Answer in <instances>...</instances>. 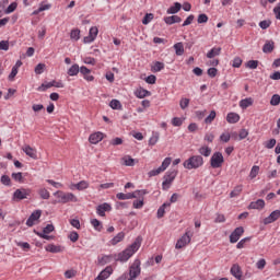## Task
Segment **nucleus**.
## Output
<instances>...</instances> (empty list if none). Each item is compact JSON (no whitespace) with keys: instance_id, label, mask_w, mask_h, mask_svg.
Returning a JSON list of instances; mask_svg holds the SVG:
<instances>
[{"instance_id":"obj_1","label":"nucleus","mask_w":280,"mask_h":280,"mask_svg":"<svg viewBox=\"0 0 280 280\" xmlns=\"http://www.w3.org/2000/svg\"><path fill=\"white\" fill-rule=\"evenodd\" d=\"M141 242H142V238L138 236L135 240V242L131 245H129L125 250L115 255V261H120V264H126V261H128V259H130V257H132V255H135V253H137V250L141 248Z\"/></svg>"},{"instance_id":"obj_2","label":"nucleus","mask_w":280,"mask_h":280,"mask_svg":"<svg viewBox=\"0 0 280 280\" xmlns=\"http://www.w3.org/2000/svg\"><path fill=\"white\" fill-rule=\"evenodd\" d=\"M183 165L185 170H198L205 165V159L201 155H191Z\"/></svg>"},{"instance_id":"obj_3","label":"nucleus","mask_w":280,"mask_h":280,"mask_svg":"<svg viewBox=\"0 0 280 280\" xmlns=\"http://www.w3.org/2000/svg\"><path fill=\"white\" fill-rule=\"evenodd\" d=\"M176 176H178V171L177 170H170L165 173L163 176V182H162V189L163 191H167L170 187H172V184L174 180H176Z\"/></svg>"},{"instance_id":"obj_4","label":"nucleus","mask_w":280,"mask_h":280,"mask_svg":"<svg viewBox=\"0 0 280 280\" xmlns=\"http://www.w3.org/2000/svg\"><path fill=\"white\" fill-rule=\"evenodd\" d=\"M56 198H58V202L61 205H67V202H78V197L72 192H65L62 190H58L54 194Z\"/></svg>"},{"instance_id":"obj_5","label":"nucleus","mask_w":280,"mask_h":280,"mask_svg":"<svg viewBox=\"0 0 280 280\" xmlns=\"http://www.w3.org/2000/svg\"><path fill=\"white\" fill-rule=\"evenodd\" d=\"M141 275V260L135 259L129 267V278L128 280H137V277Z\"/></svg>"},{"instance_id":"obj_6","label":"nucleus","mask_w":280,"mask_h":280,"mask_svg":"<svg viewBox=\"0 0 280 280\" xmlns=\"http://www.w3.org/2000/svg\"><path fill=\"white\" fill-rule=\"evenodd\" d=\"M210 165L213 170H218L224 165V155L222 152H214L210 158Z\"/></svg>"},{"instance_id":"obj_7","label":"nucleus","mask_w":280,"mask_h":280,"mask_svg":"<svg viewBox=\"0 0 280 280\" xmlns=\"http://www.w3.org/2000/svg\"><path fill=\"white\" fill-rule=\"evenodd\" d=\"M170 165H172V158H165L161 166L148 173L150 178H152L153 176H159V174H162V172H165V170H167Z\"/></svg>"},{"instance_id":"obj_8","label":"nucleus","mask_w":280,"mask_h":280,"mask_svg":"<svg viewBox=\"0 0 280 280\" xmlns=\"http://www.w3.org/2000/svg\"><path fill=\"white\" fill-rule=\"evenodd\" d=\"M191 237H194V233L191 231H186L185 234L177 241L175 248L180 250V248H185L187 244L191 243Z\"/></svg>"},{"instance_id":"obj_9","label":"nucleus","mask_w":280,"mask_h":280,"mask_svg":"<svg viewBox=\"0 0 280 280\" xmlns=\"http://www.w3.org/2000/svg\"><path fill=\"white\" fill-rule=\"evenodd\" d=\"M97 34H100L97 26H92L89 31V35L83 38V43L85 45L93 43L95 38H97Z\"/></svg>"},{"instance_id":"obj_10","label":"nucleus","mask_w":280,"mask_h":280,"mask_svg":"<svg viewBox=\"0 0 280 280\" xmlns=\"http://www.w3.org/2000/svg\"><path fill=\"white\" fill-rule=\"evenodd\" d=\"M31 194L30 189L19 188L13 192V200H25Z\"/></svg>"},{"instance_id":"obj_11","label":"nucleus","mask_w":280,"mask_h":280,"mask_svg":"<svg viewBox=\"0 0 280 280\" xmlns=\"http://www.w3.org/2000/svg\"><path fill=\"white\" fill-rule=\"evenodd\" d=\"M40 215H43V211L35 210L32 212V214L26 220V226H34L40 220Z\"/></svg>"},{"instance_id":"obj_12","label":"nucleus","mask_w":280,"mask_h":280,"mask_svg":"<svg viewBox=\"0 0 280 280\" xmlns=\"http://www.w3.org/2000/svg\"><path fill=\"white\" fill-rule=\"evenodd\" d=\"M244 235V229L242 226L236 228L230 235L231 244H236L240 242V237Z\"/></svg>"},{"instance_id":"obj_13","label":"nucleus","mask_w":280,"mask_h":280,"mask_svg":"<svg viewBox=\"0 0 280 280\" xmlns=\"http://www.w3.org/2000/svg\"><path fill=\"white\" fill-rule=\"evenodd\" d=\"M22 150L26 154V156L34 159V161L38 159V152L36 151V149L32 148L30 144H25L24 147H22Z\"/></svg>"},{"instance_id":"obj_14","label":"nucleus","mask_w":280,"mask_h":280,"mask_svg":"<svg viewBox=\"0 0 280 280\" xmlns=\"http://www.w3.org/2000/svg\"><path fill=\"white\" fill-rule=\"evenodd\" d=\"M112 209H113V207H110L109 203L105 202V203L97 206L96 213L101 218H104V217H106V211H112Z\"/></svg>"},{"instance_id":"obj_15","label":"nucleus","mask_w":280,"mask_h":280,"mask_svg":"<svg viewBox=\"0 0 280 280\" xmlns=\"http://www.w3.org/2000/svg\"><path fill=\"white\" fill-rule=\"evenodd\" d=\"M280 218V210L272 211L267 218L264 219V224H272Z\"/></svg>"},{"instance_id":"obj_16","label":"nucleus","mask_w":280,"mask_h":280,"mask_svg":"<svg viewBox=\"0 0 280 280\" xmlns=\"http://www.w3.org/2000/svg\"><path fill=\"white\" fill-rule=\"evenodd\" d=\"M231 275L237 280H244L242 267L240 265H233L230 270Z\"/></svg>"},{"instance_id":"obj_17","label":"nucleus","mask_w":280,"mask_h":280,"mask_svg":"<svg viewBox=\"0 0 280 280\" xmlns=\"http://www.w3.org/2000/svg\"><path fill=\"white\" fill-rule=\"evenodd\" d=\"M103 139H104V135L102 133V131H96L94 133H91L89 137V141L93 145H96V143H100V141H102Z\"/></svg>"},{"instance_id":"obj_18","label":"nucleus","mask_w":280,"mask_h":280,"mask_svg":"<svg viewBox=\"0 0 280 280\" xmlns=\"http://www.w3.org/2000/svg\"><path fill=\"white\" fill-rule=\"evenodd\" d=\"M113 275V267L107 266L104 270L100 272V275L95 278V280H106L108 277Z\"/></svg>"},{"instance_id":"obj_19","label":"nucleus","mask_w":280,"mask_h":280,"mask_svg":"<svg viewBox=\"0 0 280 280\" xmlns=\"http://www.w3.org/2000/svg\"><path fill=\"white\" fill-rule=\"evenodd\" d=\"M23 66V62L21 60H18L15 65L12 67L11 73L9 74V80L12 82L14 78H16L19 73V69Z\"/></svg>"},{"instance_id":"obj_20","label":"nucleus","mask_w":280,"mask_h":280,"mask_svg":"<svg viewBox=\"0 0 280 280\" xmlns=\"http://www.w3.org/2000/svg\"><path fill=\"white\" fill-rule=\"evenodd\" d=\"M253 97H246L240 101L238 105L243 110H246L249 106H253L254 104Z\"/></svg>"},{"instance_id":"obj_21","label":"nucleus","mask_w":280,"mask_h":280,"mask_svg":"<svg viewBox=\"0 0 280 280\" xmlns=\"http://www.w3.org/2000/svg\"><path fill=\"white\" fill-rule=\"evenodd\" d=\"M180 21H183V19H180V16L178 15H171L164 18V23H166V25H174V23H180Z\"/></svg>"},{"instance_id":"obj_22","label":"nucleus","mask_w":280,"mask_h":280,"mask_svg":"<svg viewBox=\"0 0 280 280\" xmlns=\"http://www.w3.org/2000/svg\"><path fill=\"white\" fill-rule=\"evenodd\" d=\"M135 95L139 100H143V97H150V95H152V93L145 89L140 88L135 92Z\"/></svg>"},{"instance_id":"obj_23","label":"nucleus","mask_w":280,"mask_h":280,"mask_svg":"<svg viewBox=\"0 0 280 280\" xmlns=\"http://www.w3.org/2000/svg\"><path fill=\"white\" fill-rule=\"evenodd\" d=\"M45 250H47V253H62L65 248L60 245L49 244L45 247Z\"/></svg>"},{"instance_id":"obj_24","label":"nucleus","mask_w":280,"mask_h":280,"mask_svg":"<svg viewBox=\"0 0 280 280\" xmlns=\"http://www.w3.org/2000/svg\"><path fill=\"white\" fill-rule=\"evenodd\" d=\"M211 148L207 144H203L201 145L199 149H198V153L201 155V156H206V158H209L211 156Z\"/></svg>"},{"instance_id":"obj_25","label":"nucleus","mask_w":280,"mask_h":280,"mask_svg":"<svg viewBox=\"0 0 280 280\" xmlns=\"http://www.w3.org/2000/svg\"><path fill=\"white\" fill-rule=\"evenodd\" d=\"M110 261H113V255H104L97 258L98 266H106V264H110Z\"/></svg>"},{"instance_id":"obj_26","label":"nucleus","mask_w":280,"mask_h":280,"mask_svg":"<svg viewBox=\"0 0 280 280\" xmlns=\"http://www.w3.org/2000/svg\"><path fill=\"white\" fill-rule=\"evenodd\" d=\"M264 54H272L275 51V42L273 40H267L265 45L262 46Z\"/></svg>"},{"instance_id":"obj_27","label":"nucleus","mask_w":280,"mask_h":280,"mask_svg":"<svg viewBox=\"0 0 280 280\" xmlns=\"http://www.w3.org/2000/svg\"><path fill=\"white\" fill-rule=\"evenodd\" d=\"M266 207V201L264 199H258L249 203V209H264Z\"/></svg>"},{"instance_id":"obj_28","label":"nucleus","mask_w":280,"mask_h":280,"mask_svg":"<svg viewBox=\"0 0 280 280\" xmlns=\"http://www.w3.org/2000/svg\"><path fill=\"white\" fill-rule=\"evenodd\" d=\"M180 8H183V4L175 2L174 5L167 9L166 14H178V12H180Z\"/></svg>"},{"instance_id":"obj_29","label":"nucleus","mask_w":280,"mask_h":280,"mask_svg":"<svg viewBox=\"0 0 280 280\" xmlns=\"http://www.w3.org/2000/svg\"><path fill=\"white\" fill-rule=\"evenodd\" d=\"M124 237H126V234L124 232H119L116 236H114L109 241V244H112V246H117V244H119V242H122Z\"/></svg>"},{"instance_id":"obj_30","label":"nucleus","mask_w":280,"mask_h":280,"mask_svg":"<svg viewBox=\"0 0 280 280\" xmlns=\"http://www.w3.org/2000/svg\"><path fill=\"white\" fill-rule=\"evenodd\" d=\"M122 165H126V167H135V163L137 160L132 159L130 155H126L121 159Z\"/></svg>"},{"instance_id":"obj_31","label":"nucleus","mask_w":280,"mask_h":280,"mask_svg":"<svg viewBox=\"0 0 280 280\" xmlns=\"http://www.w3.org/2000/svg\"><path fill=\"white\" fill-rule=\"evenodd\" d=\"M228 124H237L240 121V114L229 113L226 116Z\"/></svg>"},{"instance_id":"obj_32","label":"nucleus","mask_w":280,"mask_h":280,"mask_svg":"<svg viewBox=\"0 0 280 280\" xmlns=\"http://www.w3.org/2000/svg\"><path fill=\"white\" fill-rule=\"evenodd\" d=\"M163 69H165V63L161 61H155L151 67V71H153V73H159V71H163Z\"/></svg>"},{"instance_id":"obj_33","label":"nucleus","mask_w":280,"mask_h":280,"mask_svg":"<svg viewBox=\"0 0 280 280\" xmlns=\"http://www.w3.org/2000/svg\"><path fill=\"white\" fill-rule=\"evenodd\" d=\"M79 73H80V66L78 63L72 65L68 69V75H70V77L78 75Z\"/></svg>"},{"instance_id":"obj_34","label":"nucleus","mask_w":280,"mask_h":280,"mask_svg":"<svg viewBox=\"0 0 280 280\" xmlns=\"http://www.w3.org/2000/svg\"><path fill=\"white\" fill-rule=\"evenodd\" d=\"M173 47L175 49L176 56H183V54H185V46L183 43H176Z\"/></svg>"},{"instance_id":"obj_35","label":"nucleus","mask_w":280,"mask_h":280,"mask_svg":"<svg viewBox=\"0 0 280 280\" xmlns=\"http://www.w3.org/2000/svg\"><path fill=\"white\" fill-rule=\"evenodd\" d=\"M243 189H244L243 185L235 186L234 189L230 192V198H237V196L242 194Z\"/></svg>"},{"instance_id":"obj_36","label":"nucleus","mask_w":280,"mask_h":280,"mask_svg":"<svg viewBox=\"0 0 280 280\" xmlns=\"http://www.w3.org/2000/svg\"><path fill=\"white\" fill-rule=\"evenodd\" d=\"M73 187L79 191H84V189H89V182L81 180L78 184H74Z\"/></svg>"},{"instance_id":"obj_37","label":"nucleus","mask_w":280,"mask_h":280,"mask_svg":"<svg viewBox=\"0 0 280 280\" xmlns=\"http://www.w3.org/2000/svg\"><path fill=\"white\" fill-rule=\"evenodd\" d=\"M222 51V48L220 47H213L210 51L207 52V58H215V56H220V52Z\"/></svg>"},{"instance_id":"obj_38","label":"nucleus","mask_w":280,"mask_h":280,"mask_svg":"<svg viewBox=\"0 0 280 280\" xmlns=\"http://www.w3.org/2000/svg\"><path fill=\"white\" fill-rule=\"evenodd\" d=\"M91 225L93 226L94 231L101 232L102 229H104V225L97 219H92L91 220Z\"/></svg>"},{"instance_id":"obj_39","label":"nucleus","mask_w":280,"mask_h":280,"mask_svg":"<svg viewBox=\"0 0 280 280\" xmlns=\"http://www.w3.org/2000/svg\"><path fill=\"white\" fill-rule=\"evenodd\" d=\"M147 194H149L148 190L141 189V190H135L133 192H131V196H133L132 198L143 199V196H147Z\"/></svg>"},{"instance_id":"obj_40","label":"nucleus","mask_w":280,"mask_h":280,"mask_svg":"<svg viewBox=\"0 0 280 280\" xmlns=\"http://www.w3.org/2000/svg\"><path fill=\"white\" fill-rule=\"evenodd\" d=\"M132 192L124 194V192H118L116 195V198L118 200H132Z\"/></svg>"},{"instance_id":"obj_41","label":"nucleus","mask_w":280,"mask_h":280,"mask_svg":"<svg viewBox=\"0 0 280 280\" xmlns=\"http://www.w3.org/2000/svg\"><path fill=\"white\" fill-rule=\"evenodd\" d=\"M160 135L159 132H153L151 138L149 139V145H156L159 143Z\"/></svg>"},{"instance_id":"obj_42","label":"nucleus","mask_w":280,"mask_h":280,"mask_svg":"<svg viewBox=\"0 0 280 280\" xmlns=\"http://www.w3.org/2000/svg\"><path fill=\"white\" fill-rule=\"evenodd\" d=\"M109 106L113 108V110H121V102L118 100H112Z\"/></svg>"},{"instance_id":"obj_43","label":"nucleus","mask_w":280,"mask_h":280,"mask_svg":"<svg viewBox=\"0 0 280 280\" xmlns=\"http://www.w3.org/2000/svg\"><path fill=\"white\" fill-rule=\"evenodd\" d=\"M16 8H19V3L18 2H12L5 10H4V14H12V12H14L16 10Z\"/></svg>"},{"instance_id":"obj_44","label":"nucleus","mask_w":280,"mask_h":280,"mask_svg":"<svg viewBox=\"0 0 280 280\" xmlns=\"http://www.w3.org/2000/svg\"><path fill=\"white\" fill-rule=\"evenodd\" d=\"M264 145L267 150H272V148H275V145H277V139L272 138L266 142H264Z\"/></svg>"},{"instance_id":"obj_45","label":"nucleus","mask_w":280,"mask_h":280,"mask_svg":"<svg viewBox=\"0 0 280 280\" xmlns=\"http://www.w3.org/2000/svg\"><path fill=\"white\" fill-rule=\"evenodd\" d=\"M70 38L74 42H78V39L80 38V28H73L70 32Z\"/></svg>"},{"instance_id":"obj_46","label":"nucleus","mask_w":280,"mask_h":280,"mask_svg":"<svg viewBox=\"0 0 280 280\" xmlns=\"http://www.w3.org/2000/svg\"><path fill=\"white\" fill-rule=\"evenodd\" d=\"M38 195L40 196V198H42L43 200H49L50 194L48 192L47 189L40 188V189L38 190Z\"/></svg>"},{"instance_id":"obj_47","label":"nucleus","mask_w":280,"mask_h":280,"mask_svg":"<svg viewBox=\"0 0 280 280\" xmlns=\"http://www.w3.org/2000/svg\"><path fill=\"white\" fill-rule=\"evenodd\" d=\"M0 183H2V185H5V187H10L12 185V179H10V176L8 175H2L0 178Z\"/></svg>"},{"instance_id":"obj_48","label":"nucleus","mask_w":280,"mask_h":280,"mask_svg":"<svg viewBox=\"0 0 280 280\" xmlns=\"http://www.w3.org/2000/svg\"><path fill=\"white\" fill-rule=\"evenodd\" d=\"M171 203H163L159 209H158V218L161 219L163 215H165V208L170 207Z\"/></svg>"},{"instance_id":"obj_49","label":"nucleus","mask_w":280,"mask_h":280,"mask_svg":"<svg viewBox=\"0 0 280 280\" xmlns=\"http://www.w3.org/2000/svg\"><path fill=\"white\" fill-rule=\"evenodd\" d=\"M270 104H271V106H279L280 105V95L273 94L270 100Z\"/></svg>"},{"instance_id":"obj_50","label":"nucleus","mask_w":280,"mask_h":280,"mask_svg":"<svg viewBox=\"0 0 280 280\" xmlns=\"http://www.w3.org/2000/svg\"><path fill=\"white\" fill-rule=\"evenodd\" d=\"M259 174V166L254 165L249 173V178H257V175Z\"/></svg>"},{"instance_id":"obj_51","label":"nucleus","mask_w":280,"mask_h":280,"mask_svg":"<svg viewBox=\"0 0 280 280\" xmlns=\"http://www.w3.org/2000/svg\"><path fill=\"white\" fill-rule=\"evenodd\" d=\"M11 177L13 178V180H15V183H23V173L21 172L12 173Z\"/></svg>"},{"instance_id":"obj_52","label":"nucleus","mask_w":280,"mask_h":280,"mask_svg":"<svg viewBox=\"0 0 280 280\" xmlns=\"http://www.w3.org/2000/svg\"><path fill=\"white\" fill-rule=\"evenodd\" d=\"M215 110H211L210 114L205 119V124H213V119H215Z\"/></svg>"},{"instance_id":"obj_53","label":"nucleus","mask_w":280,"mask_h":280,"mask_svg":"<svg viewBox=\"0 0 280 280\" xmlns=\"http://www.w3.org/2000/svg\"><path fill=\"white\" fill-rule=\"evenodd\" d=\"M247 69H257L259 67V61L258 60H249L246 62Z\"/></svg>"},{"instance_id":"obj_54","label":"nucleus","mask_w":280,"mask_h":280,"mask_svg":"<svg viewBox=\"0 0 280 280\" xmlns=\"http://www.w3.org/2000/svg\"><path fill=\"white\" fill-rule=\"evenodd\" d=\"M15 244L23 250H30V248H32V246L27 242H15Z\"/></svg>"},{"instance_id":"obj_55","label":"nucleus","mask_w":280,"mask_h":280,"mask_svg":"<svg viewBox=\"0 0 280 280\" xmlns=\"http://www.w3.org/2000/svg\"><path fill=\"white\" fill-rule=\"evenodd\" d=\"M45 72V63H38L36 67H35V73L36 75H40Z\"/></svg>"},{"instance_id":"obj_56","label":"nucleus","mask_w":280,"mask_h":280,"mask_svg":"<svg viewBox=\"0 0 280 280\" xmlns=\"http://www.w3.org/2000/svg\"><path fill=\"white\" fill-rule=\"evenodd\" d=\"M152 19H154V14L147 13L142 20V24L148 25L152 21Z\"/></svg>"},{"instance_id":"obj_57","label":"nucleus","mask_w":280,"mask_h":280,"mask_svg":"<svg viewBox=\"0 0 280 280\" xmlns=\"http://www.w3.org/2000/svg\"><path fill=\"white\" fill-rule=\"evenodd\" d=\"M10 49V42L1 40L0 42V51H8Z\"/></svg>"},{"instance_id":"obj_58","label":"nucleus","mask_w":280,"mask_h":280,"mask_svg":"<svg viewBox=\"0 0 280 280\" xmlns=\"http://www.w3.org/2000/svg\"><path fill=\"white\" fill-rule=\"evenodd\" d=\"M246 242H250V237L242 238V240L237 243L236 248H238V249L244 248V246H246Z\"/></svg>"},{"instance_id":"obj_59","label":"nucleus","mask_w":280,"mask_h":280,"mask_svg":"<svg viewBox=\"0 0 280 280\" xmlns=\"http://www.w3.org/2000/svg\"><path fill=\"white\" fill-rule=\"evenodd\" d=\"M68 237L70 242L75 243L78 240H80V234H78V232H71Z\"/></svg>"},{"instance_id":"obj_60","label":"nucleus","mask_w":280,"mask_h":280,"mask_svg":"<svg viewBox=\"0 0 280 280\" xmlns=\"http://www.w3.org/2000/svg\"><path fill=\"white\" fill-rule=\"evenodd\" d=\"M143 198L133 201V209H143Z\"/></svg>"},{"instance_id":"obj_61","label":"nucleus","mask_w":280,"mask_h":280,"mask_svg":"<svg viewBox=\"0 0 280 280\" xmlns=\"http://www.w3.org/2000/svg\"><path fill=\"white\" fill-rule=\"evenodd\" d=\"M209 21V16L207 14L201 13L198 15L197 23H207Z\"/></svg>"},{"instance_id":"obj_62","label":"nucleus","mask_w":280,"mask_h":280,"mask_svg":"<svg viewBox=\"0 0 280 280\" xmlns=\"http://www.w3.org/2000/svg\"><path fill=\"white\" fill-rule=\"evenodd\" d=\"M172 125L175 126V127L183 126V118L174 117L172 119Z\"/></svg>"},{"instance_id":"obj_63","label":"nucleus","mask_w":280,"mask_h":280,"mask_svg":"<svg viewBox=\"0 0 280 280\" xmlns=\"http://www.w3.org/2000/svg\"><path fill=\"white\" fill-rule=\"evenodd\" d=\"M179 106L183 110H185V108H187V106H189V98H182L179 102Z\"/></svg>"},{"instance_id":"obj_64","label":"nucleus","mask_w":280,"mask_h":280,"mask_svg":"<svg viewBox=\"0 0 280 280\" xmlns=\"http://www.w3.org/2000/svg\"><path fill=\"white\" fill-rule=\"evenodd\" d=\"M147 84H156V75L151 74L145 79Z\"/></svg>"}]
</instances>
